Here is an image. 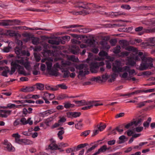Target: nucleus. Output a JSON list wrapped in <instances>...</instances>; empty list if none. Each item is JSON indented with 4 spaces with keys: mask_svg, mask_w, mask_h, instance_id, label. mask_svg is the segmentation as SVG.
<instances>
[{
    "mask_svg": "<svg viewBox=\"0 0 155 155\" xmlns=\"http://www.w3.org/2000/svg\"><path fill=\"white\" fill-rule=\"evenodd\" d=\"M19 59H16L11 63V70L10 71V74H13L15 71V69H17L19 73L25 76L29 75V73H26L24 70L23 67L19 65L18 64L24 66L25 68L29 71L31 69L29 62L28 61V58L26 57L20 58L18 56Z\"/></svg>",
    "mask_w": 155,
    "mask_h": 155,
    "instance_id": "nucleus-1",
    "label": "nucleus"
},
{
    "mask_svg": "<svg viewBox=\"0 0 155 155\" xmlns=\"http://www.w3.org/2000/svg\"><path fill=\"white\" fill-rule=\"evenodd\" d=\"M142 62L140 64L139 67L140 70H144L148 68L153 67L152 63L153 59L151 58H147L143 56L142 58Z\"/></svg>",
    "mask_w": 155,
    "mask_h": 155,
    "instance_id": "nucleus-2",
    "label": "nucleus"
},
{
    "mask_svg": "<svg viewBox=\"0 0 155 155\" xmlns=\"http://www.w3.org/2000/svg\"><path fill=\"white\" fill-rule=\"evenodd\" d=\"M155 45V38H148L140 44L143 48H150Z\"/></svg>",
    "mask_w": 155,
    "mask_h": 155,
    "instance_id": "nucleus-3",
    "label": "nucleus"
},
{
    "mask_svg": "<svg viewBox=\"0 0 155 155\" xmlns=\"http://www.w3.org/2000/svg\"><path fill=\"white\" fill-rule=\"evenodd\" d=\"M120 62L117 61H116L113 63V71L115 72H123L124 71V69L128 68L125 66L122 67L120 66Z\"/></svg>",
    "mask_w": 155,
    "mask_h": 155,
    "instance_id": "nucleus-4",
    "label": "nucleus"
},
{
    "mask_svg": "<svg viewBox=\"0 0 155 155\" xmlns=\"http://www.w3.org/2000/svg\"><path fill=\"white\" fill-rule=\"evenodd\" d=\"M104 65L103 62H92L90 64V70L92 73H97V69L99 66H102Z\"/></svg>",
    "mask_w": 155,
    "mask_h": 155,
    "instance_id": "nucleus-5",
    "label": "nucleus"
},
{
    "mask_svg": "<svg viewBox=\"0 0 155 155\" xmlns=\"http://www.w3.org/2000/svg\"><path fill=\"white\" fill-rule=\"evenodd\" d=\"M74 66L77 70L80 71L86 69H88V68L87 65L86 64H74Z\"/></svg>",
    "mask_w": 155,
    "mask_h": 155,
    "instance_id": "nucleus-6",
    "label": "nucleus"
},
{
    "mask_svg": "<svg viewBox=\"0 0 155 155\" xmlns=\"http://www.w3.org/2000/svg\"><path fill=\"white\" fill-rule=\"evenodd\" d=\"M51 141L52 143L50 144L48 147V149L52 150H56L57 149H59L58 148V146L54 143L55 141L53 140V139H51Z\"/></svg>",
    "mask_w": 155,
    "mask_h": 155,
    "instance_id": "nucleus-7",
    "label": "nucleus"
},
{
    "mask_svg": "<svg viewBox=\"0 0 155 155\" xmlns=\"http://www.w3.org/2000/svg\"><path fill=\"white\" fill-rule=\"evenodd\" d=\"M53 60L52 58H49L46 62L47 70L48 71L51 70L52 69Z\"/></svg>",
    "mask_w": 155,
    "mask_h": 155,
    "instance_id": "nucleus-8",
    "label": "nucleus"
},
{
    "mask_svg": "<svg viewBox=\"0 0 155 155\" xmlns=\"http://www.w3.org/2000/svg\"><path fill=\"white\" fill-rule=\"evenodd\" d=\"M88 70V69H86L80 71L78 72V78L81 79L82 77L84 76L86 74H88L89 73Z\"/></svg>",
    "mask_w": 155,
    "mask_h": 155,
    "instance_id": "nucleus-9",
    "label": "nucleus"
},
{
    "mask_svg": "<svg viewBox=\"0 0 155 155\" xmlns=\"http://www.w3.org/2000/svg\"><path fill=\"white\" fill-rule=\"evenodd\" d=\"M107 150H109V149L107 148L106 145H104L101 147L97 151L93 154L92 155H97L101 153L105 152Z\"/></svg>",
    "mask_w": 155,
    "mask_h": 155,
    "instance_id": "nucleus-10",
    "label": "nucleus"
},
{
    "mask_svg": "<svg viewBox=\"0 0 155 155\" xmlns=\"http://www.w3.org/2000/svg\"><path fill=\"white\" fill-rule=\"evenodd\" d=\"M34 89L33 87H24L20 89V91L24 92H28L33 91Z\"/></svg>",
    "mask_w": 155,
    "mask_h": 155,
    "instance_id": "nucleus-11",
    "label": "nucleus"
},
{
    "mask_svg": "<svg viewBox=\"0 0 155 155\" xmlns=\"http://www.w3.org/2000/svg\"><path fill=\"white\" fill-rule=\"evenodd\" d=\"M17 143H23L25 144H30L32 143V141L26 139H20Z\"/></svg>",
    "mask_w": 155,
    "mask_h": 155,
    "instance_id": "nucleus-12",
    "label": "nucleus"
},
{
    "mask_svg": "<svg viewBox=\"0 0 155 155\" xmlns=\"http://www.w3.org/2000/svg\"><path fill=\"white\" fill-rule=\"evenodd\" d=\"M62 64L63 66H64V65H68V66H70V65H72V66L69 67L68 68V69L71 72H74V71H75V69L74 68V65L75 64H73L72 65L71 64V63L70 62L68 61V62H66L65 63H63Z\"/></svg>",
    "mask_w": 155,
    "mask_h": 155,
    "instance_id": "nucleus-13",
    "label": "nucleus"
},
{
    "mask_svg": "<svg viewBox=\"0 0 155 155\" xmlns=\"http://www.w3.org/2000/svg\"><path fill=\"white\" fill-rule=\"evenodd\" d=\"M85 100H82L81 101H74V102L76 104H77L79 106H83L85 105H87L88 104H90L91 102H86Z\"/></svg>",
    "mask_w": 155,
    "mask_h": 155,
    "instance_id": "nucleus-14",
    "label": "nucleus"
},
{
    "mask_svg": "<svg viewBox=\"0 0 155 155\" xmlns=\"http://www.w3.org/2000/svg\"><path fill=\"white\" fill-rule=\"evenodd\" d=\"M94 8H97V10L96 11V12L102 14L107 15V14L106 12H104V10L105 9L104 7H102L97 6H94Z\"/></svg>",
    "mask_w": 155,
    "mask_h": 155,
    "instance_id": "nucleus-15",
    "label": "nucleus"
},
{
    "mask_svg": "<svg viewBox=\"0 0 155 155\" xmlns=\"http://www.w3.org/2000/svg\"><path fill=\"white\" fill-rule=\"evenodd\" d=\"M58 71V69H56L52 68V69H51V70L48 71V72L50 75L55 76H57L59 74Z\"/></svg>",
    "mask_w": 155,
    "mask_h": 155,
    "instance_id": "nucleus-16",
    "label": "nucleus"
},
{
    "mask_svg": "<svg viewBox=\"0 0 155 155\" xmlns=\"http://www.w3.org/2000/svg\"><path fill=\"white\" fill-rule=\"evenodd\" d=\"M143 24L148 26H150L152 25H155V18L150 19L148 22L146 21L143 22Z\"/></svg>",
    "mask_w": 155,
    "mask_h": 155,
    "instance_id": "nucleus-17",
    "label": "nucleus"
},
{
    "mask_svg": "<svg viewBox=\"0 0 155 155\" xmlns=\"http://www.w3.org/2000/svg\"><path fill=\"white\" fill-rule=\"evenodd\" d=\"M3 67L4 68V69H0V71L3 70V71L2 73V75L3 76H4L5 77H7V74L9 72V68L7 67Z\"/></svg>",
    "mask_w": 155,
    "mask_h": 155,
    "instance_id": "nucleus-18",
    "label": "nucleus"
},
{
    "mask_svg": "<svg viewBox=\"0 0 155 155\" xmlns=\"http://www.w3.org/2000/svg\"><path fill=\"white\" fill-rule=\"evenodd\" d=\"M61 39L59 38L58 40H49L48 41V43L52 45H58L60 43V41Z\"/></svg>",
    "mask_w": 155,
    "mask_h": 155,
    "instance_id": "nucleus-19",
    "label": "nucleus"
},
{
    "mask_svg": "<svg viewBox=\"0 0 155 155\" xmlns=\"http://www.w3.org/2000/svg\"><path fill=\"white\" fill-rule=\"evenodd\" d=\"M126 50L129 51H131L133 52H137L138 50L137 48L131 46H129L125 48Z\"/></svg>",
    "mask_w": 155,
    "mask_h": 155,
    "instance_id": "nucleus-20",
    "label": "nucleus"
},
{
    "mask_svg": "<svg viewBox=\"0 0 155 155\" xmlns=\"http://www.w3.org/2000/svg\"><path fill=\"white\" fill-rule=\"evenodd\" d=\"M125 67H127L126 69H124V71L127 72L129 73V76H132V75L135 73V71L134 70H130V67L127 66H125Z\"/></svg>",
    "mask_w": 155,
    "mask_h": 155,
    "instance_id": "nucleus-21",
    "label": "nucleus"
},
{
    "mask_svg": "<svg viewBox=\"0 0 155 155\" xmlns=\"http://www.w3.org/2000/svg\"><path fill=\"white\" fill-rule=\"evenodd\" d=\"M60 69L62 72L63 73V78H66L68 77L70 73L68 70L64 68H60Z\"/></svg>",
    "mask_w": 155,
    "mask_h": 155,
    "instance_id": "nucleus-22",
    "label": "nucleus"
},
{
    "mask_svg": "<svg viewBox=\"0 0 155 155\" xmlns=\"http://www.w3.org/2000/svg\"><path fill=\"white\" fill-rule=\"evenodd\" d=\"M76 7L81 8L84 9H87L88 8V6H87L83 2H80L78 3V4L76 6Z\"/></svg>",
    "mask_w": 155,
    "mask_h": 155,
    "instance_id": "nucleus-23",
    "label": "nucleus"
},
{
    "mask_svg": "<svg viewBox=\"0 0 155 155\" xmlns=\"http://www.w3.org/2000/svg\"><path fill=\"white\" fill-rule=\"evenodd\" d=\"M86 102H91V103L89 104H87V105H88V106L84 107L82 108V109L83 110H87L89 109H91V107H92L93 106V103L94 102V101H87Z\"/></svg>",
    "mask_w": 155,
    "mask_h": 155,
    "instance_id": "nucleus-24",
    "label": "nucleus"
},
{
    "mask_svg": "<svg viewBox=\"0 0 155 155\" xmlns=\"http://www.w3.org/2000/svg\"><path fill=\"white\" fill-rule=\"evenodd\" d=\"M80 12H81V15H86L92 12H91V10L90 9L89 7L87 9H84L83 10Z\"/></svg>",
    "mask_w": 155,
    "mask_h": 155,
    "instance_id": "nucleus-25",
    "label": "nucleus"
},
{
    "mask_svg": "<svg viewBox=\"0 0 155 155\" xmlns=\"http://www.w3.org/2000/svg\"><path fill=\"white\" fill-rule=\"evenodd\" d=\"M128 64L131 66H134L135 64V62L133 60V59L132 57H128Z\"/></svg>",
    "mask_w": 155,
    "mask_h": 155,
    "instance_id": "nucleus-26",
    "label": "nucleus"
},
{
    "mask_svg": "<svg viewBox=\"0 0 155 155\" xmlns=\"http://www.w3.org/2000/svg\"><path fill=\"white\" fill-rule=\"evenodd\" d=\"M35 86L38 90L40 91H42L44 89V85L42 84L37 83L35 84Z\"/></svg>",
    "mask_w": 155,
    "mask_h": 155,
    "instance_id": "nucleus-27",
    "label": "nucleus"
},
{
    "mask_svg": "<svg viewBox=\"0 0 155 155\" xmlns=\"http://www.w3.org/2000/svg\"><path fill=\"white\" fill-rule=\"evenodd\" d=\"M86 43L88 45L90 46H94L95 44V41L93 39H88Z\"/></svg>",
    "mask_w": 155,
    "mask_h": 155,
    "instance_id": "nucleus-28",
    "label": "nucleus"
},
{
    "mask_svg": "<svg viewBox=\"0 0 155 155\" xmlns=\"http://www.w3.org/2000/svg\"><path fill=\"white\" fill-rule=\"evenodd\" d=\"M120 44L122 46V47L124 48L128 45L127 41L125 40H121L119 41Z\"/></svg>",
    "mask_w": 155,
    "mask_h": 155,
    "instance_id": "nucleus-29",
    "label": "nucleus"
},
{
    "mask_svg": "<svg viewBox=\"0 0 155 155\" xmlns=\"http://www.w3.org/2000/svg\"><path fill=\"white\" fill-rule=\"evenodd\" d=\"M124 73L122 75L121 77L127 80H130L131 79V77L128 76L127 72L124 71Z\"/></svg>",
    "mask_w": 155,
    "mask_h": 155,
    "instance_id": "nucleus-30",
    "label": "nucleus"
},
{
    "mask_svg": "<svg viewBox=\"0 0 155 155\" xmlns=\"http://www.w3.org/2000/svg\"><path fill=\"white\" fill-rule=\"evenodd\" d=\"M10 36H14L16 38H20L21 35L17 32H16L14 31L10 30Z\"/></svg>",
    "mask_w": 155,
    "mask_h": 155,
    "instance_id": "nucleus-31",
    "label": "nucleus"
},
{
    "mask_svg": "<svg viewBox=\"0 0 155 155\" xmlns=\"http://www.w3.org/2000/svg\"><path fill=\"white\" fill-rule=\"evenodd\" d=\"M74 106V104H71L68 102L65 103L64 104V107L66 109L73 107Z\"/></svg>",
    "mask_w": 155,
    "mask_h": 155,
    "instance_id": "nucleus-32",
    "label": "nucleus"
},
{
    "mask_svg": "<svg viewBox=\"0 0 155 155\" xmlns=\"http://www.w3.org/2000/svg\"><path fill=\"white\" fill-rule=\"evenodd\" d=\"M39 38L35 37L32 39V43L34 45H37L39 43Z\"/></svg>",
    "mask_w": 155,
    "mask_h": 155,
    "instance_id": "nucleus-33",
    "label": "nucleus"
},
{
    "mask_svg": "<svg viewBox=\"0 0 155 155\" xmlns=\"http://www.w3.org/2000/svg\"><path fill=\"white\" fill-rule=\"evenodd\" d=\"M81 120H80L78 122L75 124V128L78 130H80L81 128L83 126V124L81 123Z\"/></svg>",
    "mask_w": 155,
    "mask_h": 155,
    "instance_id": "nucleus-34",
    "label": "nucleus"
},
{
    "mask_svg": "<svg viewBox=\"0 0 155 155\" xmlns=\"http://www.w3.org/2000/svg\"><path fill=\"white\" fill-rule=\"evenodd\" d=\"M44 95L47 96L48 99L50 100H52L55 97V96L53 94H49L47 92H45Z\"/></svg>",
    "mask_w": 155,
    "mask_h": 155,
    "instance_id": "nucleus-35",
    "label": "nucleus"
},
{
    "mask_svg": "<svg viewBox=\"0 0 155 155\" xmlns=\"http://www.w3.org/2000/svg\"><path fill=\"white\" fill-rule=\"evenodd\" d=\"M15 50V53L17 55V57L18 58V59H19L18 56L20 58L22 57L20 56V55L21 54V50L20 49H19L18 47H16Z\"/></svg>",
    "mask_w": 155,
    "mask_h": 155,
    "instance_id": "nucleus-36",
    "label": "nucleus"
},
{
    "mask_svg": "<svg viewBox=\"0 0 155 155\" xmlns=\"http://www.w3.org/2000/svg\"><path fill=\"white\" fill-rule=\"evenodd\" d=\"M83 26L82 25H69L68 26H66L65 27L67 28H75L77 27H83Z\"/></svg>",
    "mask_w": 155,
    "mask_h": 155,
    "instance_id": "nucleus-37",
    "label": "nucleus"
},
{
    "mask_svg": "<svg viewBox=\"0 0 155 155\" xmlns=\"http://www.w3.org/2000/svg\"><path fill=\"white\" fill-rule=\"evenodd\" d=\"M129 52L128 51H123L120 53V54L119 55V56L122 58H124L128 56L129 55Z\"/></svg>",
    "mask_w": 155,
    "mask_h": 155,
    "instance_id": "nucleus-38",
    "label": "nucleus"
},
{
    "mask_svg": "<svg viewBox=\"0 0 155 155\" xmlns=\"http://www.w3.org/2000/svg\"><path fill=\"white\" fill-rule=\"evenodd\" d=\"M12 136L15 138V141L17 143L18 140L20 139V138L21 137V136L19 135L18 133L13 134Z\"/></svg>",
    "mask_w": 155,
    "mask_h": 155,
    "instance_id": "nucleus-39",
    "label": "nucleus"
},
{
    "mask_svg": "<svg viewBox=\"0 0 155 155\" xmlns=\"http://www.w3.org/2000/svg\"><path fill=\"white\" fill-rule=\"evenodd\" d=\"M20 23V21L18 20H10V26L18 25Z\"/></svg>",
    "mask_w": 155,
    "mask_h": 155,
    "instance_id": "nucleus-40",
    "label": "nucleus"
},
{
    "mask_svg": "<svg viewBox=\"0 0 155 155\" xmlns=\"http://www.w3.org/2000/svg\"><path fill=\"white\" fill-rule=\"evenodd\" d=\"M27 29H29L30 30H45V31H50V29H46V28H28Z\"/></svg>",
    "mask_w": 155,
    "mask_h": 155,
    "instance_id": "nucleus-41",
    "label": "nucleus"
},
{
    "mask_svg": "<svg viewBox=\"0 0 155 155\" xmlns=\"http://www.w3.org/2000/svg\"><path fill=\"white\" fill-rule=\"evenodd\" d=\"M109 77V76L107 74H105L102 75L101 78V81L102 82H105Z\"/></svg>",
    "mask_w": 155,
    "mask_h": 155,
    "instance_id": "nucleus-42",
    "label": "nucleus"
},
{
    "mask_svg": "<svg viewBox=\"0 0 155 155\" xmlns=\"http://www.w3.org/2000/svg\"><path fill=\"white\" fill-rule=\"evenodd\" d=\"M120 47L119 46H117L114 48L113 52L115 54H118L120 51Z\"/></svg>",
    "mask_w": 155,
    "mask_h": 155,
    "instance_id": "nucleus-43",
    "label": "nucleus"
},
{
    "mask_svg": "<svg viewBox=\"0 0 155 155\" xmlns=\"http://www.w3.org/2000/svg\"><path fill=\"white\" fill-rule=\"evenodd\" d=\"M4 112V114H0V117H6L8 116L10 114L9 111H8L5 110Z\"/></svg>",
    "mask_w": 155,
    "mask_h": 155,
    "instance_id": "nucleus-44",
    "label": "nucleus"
},
{
    "mask_svg": "<svg viewBox=\"0 0 155 155\" xmlns=\"http://www.w3.org/2000/svg\"><path fill=\"white\" fill-rule=\"evenodd\" d=\"M143 120V119L141 118L137 120L134 121L133 122L135 126H137L138 125L140 124L141 122Z\"/></svg>",
    "mask_w": 155,
    "mask_h": 155,
    "instance_id": "nucleus-45",
    "label": "nucleus"
},
{
    "mask_svg": "<svg viewBox=\"0 0 155 155\" xmlns=\"http://www.w3.org/2000/svg\"><path fill=\"white\" fill-rule=\"evenodd\" d=\"M117 72H114L111 75V77L112 78L111 79H110L109 80V82H112V81H114V79H115L116 78L117 75Z\"/></svg>",
    "mask_w": 155,
    "mask_h": 155,
    "instance_id": "nucleus-46",
    "label": "nucleus"
},
{
    "mask_svg": "<svg viewBox=\"0 0 155 155\" xmlns=\"http://www.w3.org/2000/svg\"><path fill=\"white\" fill-rule=\"evenodd\" d=\"M102 123H101L100 124V126L98 127L99 130L101 131H103L106 127V125L105 124L102 125Z\"/></svg>",
    "mask_w": 155,
    "mask_h": 155,
    "instance_id": "nucleus-47",
    "label": "nucleus"
},
{
    "mask_svg": "<svg viewBox=\"0 0 155 155\" xmlns=\"http://www.w3.org/2000/svg\"><path fill=\"white\" fill-rule=\"evenodd\" d=\"M119 139L120 140L119 143H124L125 141V140L126 139V137L125 136L122 135L120 136Z\"/></svg>",
    "mask_w": 155,
    "mask_h": 155,
    "instance_id": "nucleus-48",
    "label": "nucleus"
},
{
    "mask_svg": "<svg viewBox=\"0 0 155 155\" xmlns=\"http://www.w3.org/2000/svg\"><path fill=\"white\" fill-rule=\"evenodd\" d=\"M59 118L60 119L58 121V122L62 124L66 120V119L64 117H59Z\"/></svg>",
    "mask_w": 155,
    "mask_h": 155,
    "instance_id": "nucleus-49",
    "label": "nucleus"
},
{
    "mask_svg": "<svg viewBox=\"0 0 155 155\" xmlns=\"http://www.w3.org/2000/svg\"><path fill=\"white\" fill-rule=\"evenodd\" d=\"M107 54V53L104 51H100L99 53V56L101 57H106Z\"/></svg>",
    "mask_w": 155,
    "mask_h": 155,
    "instance_id": "nucleus-50",
    "label": "nucleus"
},
{
    "mask_svg": "<svg viewBox=\"0 0 155 155\" xmlns=\"http://www.w3.org/2000/svg\"><path fill=\"white\" fill-rule=\"evenodd\" d=\"M137 105V108H140L145 105V101H143L138 103Z\"/></svg>",
    "mask_w": 155,
    "mask_h": 155,
    "instance_id": "nucleus-51",
    "label": "nucleus"
},
{
    "mask_svg": "<svg viewBox=\"0 0 155 155\" xmlns=\"http://www.w3.org/2000/svg\"><path fill=\"white\" fill-rule=\"evenodd\" d=\"M143 130V127H138L135 128V130L137 133L140 132Z\"/></svg>",
    "mask_w": 155,
    "mask_h": 155,
    "instance_id": "nucleus-52",
    "label": "nucleus"
},
{
    "mask_svg": "<svg viewBox=\"0 0 155 155\" xmlns=\"http://www.w3.org/2000/svg\"><path fill=\"white\" fill-rule=\"evenodd\" d=\"M90 133V130H87L82 132L81 134V136L86 137Z\"/></svg>",
    "mask_w": 155,
    "mask_h": 155,
    "instance_id": "nucleus-53",
    "label": "nucleus"
},
{
    "mask_svg": "<svg viewBox=\"0 0 155 155\" xmlns=\"http://www.w3.org/2000/svg\"><path fill=\"white\" fill-rule=\"evenodd\" d=\"M81 114L80 112H73V118H76L79 117Z\"/></svg>",
    "mask_w": 155,
    "mask_h": 155,
    "instance_id": "nucleus-54",
    "label": "nucleus"
},
{
    "mask_svg": "<svg viewBox=\"0 0 155 155\" xmlns=\"http://www.w3.org/2000/svg\"><path fill=\"white\" fill-rule=\"evenodd\" d=\"M26 11H34V12H45V10H41L39 9H26Z\"/></svg>",
    "mask_w": 155,
    "mask_h": 155,
    "instance_id": "nucleus-55",
    "label": "nucleus"
},
{
    "mask_svg": "<svg viewBox=\"0 0 155 155\" xmlns=\"http://www.w3.org/2000/svg\"><path fill=\"white\" fill-rule=\"evenodd\" d=\"M101 78L100 76H98L96 77H94L91 78V80L92 81H101Z\"/></svg>",
    "mask_w": 155,
    "mask_h": 155,
    "instance_id": "nucleus-56",
    "label": "nucleus"
},
{
    "mask_svg": "<svg viewBox=\"0 0 155 155\" xmlns=\"http://www.w3.org/2000/svg\"><path fill=\"white\" fill-rule=\"evenodd\" d=\"M143 92V90H138L132 92L131 93V95H133L135 94H137L141 93Z\"/></svg>",
    "mask_w": 155,
    "mask_h": 155,
    "instance_id": "nucleus-57",
    "label": "nucleus"
},
{
    "mask_svg": "<svg viewBox=\"0 0 155 155\" xmlns=\"http://www.w3.org/2000/svg\"><path fill=\"white\" fill-rule=\"evenodd\" d=\"M10 21L9 20L1 22L0 24L3 26H6L9 25Z\"/></svg>",
    "mask_w": 155,
    "mask_h": 155,
    "instance_id": "nucleus-58",
    "label": "nucleus"
},
{
    "mask_svg": "<svg viewBox=\"0 0 155 155\" xmlns=\"http://www.w3.org/2000/svg\"><path fill=\"white\" fill-rule=\"evenodd\" d=\"M27 121V120H26V119L25 117L22 118L20 120V122L23 125H25L28 124Z\"/></svg>",
    "mask_w": 155,
    "mask_h": 155,
    "instance_id": "nucleus-59",
    "label": "nucleus"
},
{
    "mask_svg": "<svg viewBox=\"0 0 155 155\" xmlns=\"http://www.w3.org/2000/svg\"><path fill=\"white\" fill-rule=\"evenodd\" d=\"M58 87H60L61 89H66L68 88L67 86L64 84H62L58 85Z\"/></svg>",
    "mask_w": 155,
    "mask_h": 155,
    "instance_id": "nucleus-60",
    "label": "nucleus"
},
{
    "mask_svg": "<svg viewBox=\"0 0 155 155\" xmlns=\"http://www.w3.org/2000/svg\"><path fill=\"white\" fill-rule=\"evenodd\" d=\"M117 42V40L115 39H112L110 40V42L111 45L114 46Z\"/></svg>",
    "mask_w": 155,
    "mask_h": 155,
    "instance_id": "nucleus-61",
    "label": "nucleus"
},
{
    "mask_svg": "<svg viewBox=\"0 0 155 155\" xmlns=\"http://www.w3.org/2000/svg\"><path fill=\"white\" fill-rule=\"evenodd\" d=\"M112 13H113L114 15L115 16H120L121 15H125V13L124 12H112Z\"/></svg>",
    "mask_w": 155,
    "mask_h": 155,
    "instance_id": "nucleus-62",
    "label": "nucleus"
},
{
    "mask_svg": "<svg viewBox=\"0 0 155 155\" xmlns=\"http://www.w3.org/2000/svg\"><path fill=\"white\" fill-rule=\"evenodd\" d=\"M67 116L68 118H73V112H69L66 113Z\"/></svg>",
    "mask_w": 155,
    "mask_h": 155,
    "instance_id": "nucleus-63",
    "label": "nucleus"
},
{
    "mask_svg": "<svg viewBox=\"0 0 155 155\" xmlns=\"http://www.w3.org/2000/svg\"><path fill=\"white\" fill-rule=\"evenodd\" d=\"M146 32L148 33L155 32V27L147 30Z\"/></svg>",
    "mask_w": 155,
    "mask_h": 155,
    "instance_id": "nucleus-64",
    "label": "nucleus"
}]
</instances>
